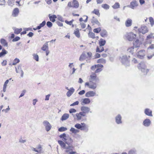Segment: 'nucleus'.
<instances>
[{
    "label": "nucleus",
    "mask_w": 154,
    "mask_h": 154,
    "mask_svg": "<svg viewBox=\"0 0 154 154\" xmlns=\"http://www.w3.org/2000/svg\"><path fill=\"white\" fill-rule=\"evenodd\" d=\"M58 143L61 146L66 149L65 154H78L75 152L72 151L73 147L69 145L67 146L65 143L62 141H58Z\"/></svg>",
    "instance_id": "1"
},
{
    "label": "nucleus",
    "mask_w": 154,
    "mask_h": 154,
    "mask_svg": "<svg viewBox=\"0 0 154 154\" xmlns=\"http://www.w3.org/2000/svg\"><path fill=\"white\" fill-rule=\"evenodd\" d=\"M59 137L68 145L72 143L73 141L71 137L68 134L64 133L60 134Z\"/></svg>",
    "instance_id": "2"
},
{
    "label": "nucleus",
    "mask_w": 154,
    "mask_h": 154,
    "mask_svg": "<svg viewBox=\"0 0 154 154\" xmlns=\"http://www.w3.org/2000/svg\"><path fill=\"white\" fill-rule=\"evenodd\" d=\"M129 56L127 57L126 55H123L120 57L119 60L123 64L126 66H128L129 65Z\"/></svg>",
    "instance_id": "3"
},
{
    "label": "nucleus",
    "mask_w": 154,
    "mask_h": 154,
    "mask_svg": "<svg viewBox=\"0 0 154 154\" xmlns=\"http://www.w3.org/2000/svg\"><path fill=\"white\" fill-rule=\"evenodd\" d=\"M137 66L138 69H140L144 74H146L149 71V70L146 69V66L144 63H140L138 64Z\"/></svg>",
    "instance_id": "4"
},
{
    "label": "nucleus",
    "mask_w": 154,
    "mask_h": 154,
    "mask_svg": "<svg viewBox=\"0 0 154 154\" xmlns=\"http://www.w3.org/2000/svg\"><path fill=\"white\" fill-rule=\"evenodd\" d=\"M75 127L77 129H80L82 130H86L88 131V128L86 124L84 123H81V124L77 123L75 125Z\"/></svg>",
    "instance_id": "5"
},
{
    "label": "nucleus",
    "mask_w": 154,
    "mask_h": 154,
    "mask_svg": "<svg viewBox=\"0 0 154 154\" xmlns=\"http://www.w3.org/2000/svg\"><path fill=\"white\" fill-rule=\"evenodd\" d=\"M85 86L89 88L94 90L97 88V85L96 83L92 82L91 81H90V82H87L85 83Z\"/></svg>",
    "instance_id": "6"
},
{
    "label": "nucleus",
    "mask_w": 154,
    "mask_h": 154,
    "mask_svg": "<svg viewBox=\"0 0 154 154\" xmlns=\"http://www.w3.org/2000/svg\"><path fill=\"white\" fill-rule=\"evenodd\" d=\"M72 116L74 120L76 121L80 120L82 119V117L85 116V115H83V113L81 112L76 113L75 114H72Z\"/></svg>",
    "instance_id": "7"
},
{
    "label": "nucleus",
    "mask_w": 154,
    "mask_h": 154,
    "mask_svg": "<svg viewBox=\"0 0 154 154\" xmlns=\"http://www.w3.org/2000/svg\"><path fill=\"white\" fill-rule=\"evenodd\" d=\"M125 37L128 40L132 41L136 38V35L132 32H130L127 34Z\"/></svg>",
    "instance_id": "8"
},
{
    "label": "nucleus",
    "mask_w": 154,
    "mask_h": 154,
    "mask_svg": "<svg viewBox=\"0 0 154 154\" xmlns=\"http://www.w3.org/2000/svg\"><path fill=\"white\" fill-rule=\"evenodd\" d=\"M145 54V51L144 50H142L136 52L135 54V56L140 59H143L144 58Z\"/></svg>",
    "instance_id": "9"
},
{
    "label": "nucleus",
    "mask_w": 154,
    "mask_h": 154,
    "mask_svg": "<svg viewBox=\"0 0 154 154\" xmlns=\"http://www.w3.org/2000/svg\"><path fill=\"white\" fill-rule=\"evenodd\" d=\"M43 124L45 126L46 131H48L51 129L52 126L49 122L48 121H44L43 122Z\"/></svg>",
    "instance_id": "10"
},
{
    "label": "nucleus",
    "mask_w": 154,
    "mask_h": 154,
    "mask_svg": "<svg viewBox=\"0 0 154 154\" xmlns=\"http://www.w3.org/2000/svg\"><path fill=\"white\" fill-rule=\"evenodd\" d=\"M81 110L82 112L83 113V115L85 116V114L88 113L90 111V109L89 108L85 106H82L81 108Z\"/></svg>",
    "instance_id": "11"
},
{
    "label": "nucleus",
    "mask_w": 154,
    "mask_h": 154,
    "mask_svg": "<svg viewBox=\"0 0 154 154\" xmlns=\"http://www.w3.org/2000/svg\"><path fill=\"white\" fill-rule=\"evenodd\" d=\"M138 31L144 34L148 31V29L146 26H142L138 29Z\"/></svg>",
    "instance_id": "12"
},
{
    "label": "nucleus",
    "mask_w": 154,
    "mask_h": 154,
    "mask_svg": "<svg viewBox=\"0 0 154 154\" xmlns=\"http://www.w3.org/2000/svg\"><path fill=\"white\" fill-rule=\"evenodd\" d=\"M96 93L93 91H89L87 92L85 94V96L86 97H93L95 96Z\"/></svg>",
    "instance_id": "13"
},
{
    "label": "nucleus",
    "mask_w": 154,
    "mask_h": 154,
    "mask_svg": "<svg viewBox=\"0 0 154 154\" xmlns=\"http://www.w3.org/2000/svg\"><path fill=\"white\" fill-rule=\"evenodd\" d=\"M134 47H132L129 48L128 49V52L134 55V56H135V54L136 53V48H134Z\"/></svg>",
    "instance_id": "14"
},
{
    "label": "nucleus",
    "mask_w": 154,
    "mask_h": 154,
    "mask_svg": "<svg viewBox=\"0 0 154 154\" xmlns=\"http://www.w3.org/2000/svg\"><path fill=\"white\" fill-rule=\"evenodd\" d=\"M90 102L91 101L89 98H85L82 100L81 104L82 105L89 104Z\"/></svg>",
    "instance_id": "15"
},
{
    "label": "nucleus",
    "mask_w": 154,
    "mask_h": 154,
    "mask_svg": "<svg viewBox=\"0 0 154 154\" xmlns=\"http://www.w3.org/2000/svg\"><path fill=\"white\" fill-rule=\"evenodd\" d=\"M75 91V89L73 88H71L66 93V94L68 97H70Z\"/></svg>",
    "instance_id": "16"
},
{
    "label": "nucleus",
    "mask_w": 154,
    "mask_h": 154,
    "mask_svg": "<svg viewBox=\"0 0 154 154\" xmlns=\"http://www.w3.org/2000/svg\"><path fill=\"white\" fill-rule=\"evenodd\" d=\"M69 114L64 113L61 116L60 120L62 121L66 120L69 118Z\"/></svg>",
    "instance_id": "17"
},
{
    "label": "nucleus",
    "mask_w": 154,
    "mask_h": 154,
    "mask_svg": "<svg viewBox=\"0 0 154 154\" xmlns=\"http://www.w3.org/2000/svg\"><path fill=\"white\" fill-rule=\"evenodd\" d=\"M116 123L118 124H120L122 123V117L120 115H117L115 118Z\"/></svg>",
    "instance_id": "18"
},
{
    "label": "nucleus",
    "mask_w": 154,
    "mask_h": 154,
    "mask_svg": "<svg viewBox=\"0 0 154 154\" xmlns=\"http://www.w3.org/2000/svg\"><path fill=\"white\" fill-rule=\"evenodd\" d=\"M142 43L138 40H136L133 43L134 47L136 48L140 46Z\"/></svg>",
    "instance_id": "19"
},
{
    "label": "nucleus",
    "mask_w": 154,
    "mask_h": 154,
    "mask_svg": "<svg viewBox=\"0 0 154 154\" xmlns=\"http://www.w3.org/2000/svg\"><path fill=\"white\" fill-rule=\"evenodd\" d=\"M143 124L145 126H149L151 124L150 120L149 119H146L143 121Z\"/></svg>",
    "instance_id": "20"
},
{
    "label": "nucleus",
    "mask_w": 154,
    "mask_h": 154,
    "mask_svg": "<svg viewBox=\"0 0 154 154\" xmlns=\"http://www.w3.org/2000/svg\"><path fill=\"white\" fill-rule=\"evenodd\" d=\"M98 80V78H97V75L95 74H92L90 75V81Z\"/></svg>",
    "instance_id": "21"
},
{
    "label": "nucleus",
    "mask_w": 154,
    "mask_h": 154,
    "mask_svg": "<svg viewBox=\"0 0 154 154\" xmlns=\"http://www.w3.org/2000/svg\"><path fill=\"white\" fill-rule=\"evenodd\" d=\"M48 42H46L43 45L41 48L42 50L45 51L48 50Z\"/></svg>",
    "instance_id": "22"
},
{
    "label": "nucleus",
    "mask_w": 154,
    "mask_h": 154,
    "mask_svg": "<svg viewBox=\"0 0 154 154\" xmlns=\"http://www.w3.org/2000/svg\"><path fill=\"white\" fill-rule=\"evenodd\" d=\"M19 10L18 8H16L13 10L12 13V16L15 17L17 16L19 13Z\"/></svg>",
    "instance_id": "23"
},
{
    "label": "nucleus",
    "mask_w": 154,
    "mask_h": 154,
    "mask_svg": "<svg viewBox=\"0 0 154 154\" xmlns=\"http://www.w3.org/2000/svg\"><path fill=\"white\" fill-rule=\"evenodd\" d=\"M145 114L149 116H152V111L149 109H146L144 111Z\"/></svg>",
    "instance_id": "24"
},
{
    "label": "nucleus",
    "mask_w": 154,
    "mask_h": 154,
    "mask_svg": "<svg viewBox=\"0 0 154 154\" xmlns=\"http://www.w3.org/2000/svg\"><path fill=\"white\" fill-rule=\"evenodd\" d=\"M137 3L136 1H133L131 2L130 7L133 9H134V8L137 7Z\"/></svg>",
    "instance_id": "25"
},
{
    "label": "nucleus",
    "mask_w": 154,
    "mask_h": 154,
    "mask_svg": "<svg viewBox=\"0 0 154 154\" xmlns=\"http://www.w3.org/2000/svg\"><path fill=\"white\" fill-rule=\"evenodd\" d=\"M72 6L73 8H78L79 7V3L76 0H73L72 1Z\"/></svg>",
    "instance_id": "26"
},
{
    "label": "nucleus",
    "mask_w": 154,
    "mask_h": 154,
    "mask_svg": "<svg viewBox=\"0 0 154 154\" xmlns=\"http://www.w3.org/2000/svg\"><path fill=\"white\" fill-rule=\"evenodd\" d=\"M132 23V20L131 19H128L125 22V26L127 27H129L131 26Z\"/></svg>",
    "instance_id": "27"
},
{
    "label": "nucleus",
    "mask_w": 154,
    "mask_h": 154,
    "mask_svg": "<svg viewBox=\"0 0 154 154\" xmlns=\"http://www.w3.org/2000/svg\"><path fill=\"white\" fill-rule=\"evenodd\" d=\"M106 43L105 40L101 38L99 41V44L100 47H102L104 46Z\"/></svg>",
    "instance_id": "28"
},
{
    "label": "nucleus",
    "mask_w": 154,
    "mask_h": 154,
    "mask_svg": "<svg viewBox=\"0 0 154 154\" xmlns=\"http://www.w3.org/2000/svg\"><path fill=\"white\" fill-rule=\"evenodd\" d=\"M9 82V80H7L4 83L3 85V91L4 92H5L6 91V88Z\"/></svg>",
    "instance_id": "29"
},
{
    "label": "nucleus",
    "mask_w": 154,
    "mask_h": 154,
    "mask_svg": "<svg viewBox=\"0 0 154 154\" xmlns=\"http://www.w3.org/2000/svg\"><path fill=\"white\" fill-rule=\"evenodd\" d=\"M49 17L50 20L52 22H54L55 21V19L57 18V16L55 15H53L51 16L49 15Z\"/></svg>",
    "instance_id": "30"
},
{
    "label": "nucleus",
    "mask_w": 154,
    "mask_h": 154,
    "mask_svg": "<svg viewBox=\"0 0 154 154\" xmlns=\"http://www.w3.org/2000/svg\"><path fill=\"white\" fill-rule=\"evenodd\" d=\"M13 29L14 31V33L16 34H18L20 33L22 30V29L21 28L20 29H18L15 28H14Z\"/></svg>",
    "instance_id": "31"
},
{
    "label": "nucleus",
    "mask_w": 154,
    "mask_h": 154,
    "mask_svg": "<svg viewBox=\"0 0 154 154\" xmlns=\"http://www.w3.org/2000/svg\"><path fill=\"white\" fill-rule=\"evenodd\" d=\"M100 35L102 37H106L107 35V32L106 30H103L101 31L100 32Z\"/></svg>",
    "instance_id": "32"
},
{
    "label": "nucleus",
    "mask_w": 154,
    "mask_h": 154,
    "mask_svg": "<svg viewBox=\"0 0 154 154\" xmlns=\"http://www.w3.org/2000/svg\"><path fill=\"white\" fill-rule=\"evenodd\" d=\"M103 67V66L101 64H98L97 65H95L91 66V69L94 70L96 68H102Z\"/></svg>",
    "instance_id": "33"
},
{
    "label": "nucleus",
    "mask_w": 154,
    "mask_h": 154,
    "mask_svg": "<svg viewBox=\"0 0 154 154\" xmlns=\"http://www.w3.org/2000/svg\"><path fill=\"white\" fill-rule=\"evenodd\" d=\"M74 33L77 37L79 38L80 37V34L79 29H76L74 30Z\"/></svg>",
    "instance_id": "34"
},
{
    "label": "nucleus",
    "mask_w": 154,
    "mask_h": 154,
    "mask_svg": "<svg viewBox=\"0 0 154 154\" xmlns=\"http://www.w3.org/2000/svg\"><path fill=\"white\" fill-rule=\"evenodd\" d=\"M16 71L17 73H21V76L23 77V72L22 69L20 66L18 68V70L16 68Z\"/></svg>",
    "instance_id": "35"
},
{
    "label": "nucleus",
    "mask_w": 154,
    "mask_h": 154,
    "mask_svg": "<svg viewBox=\"0 0 154 154\" xmlns=\"http://www.w3.org/2000/svg\"><path fill=\"white\" fill-rule=\"evenodd\" d=\"M42 146L40 145H38L36 147L37 152L41 153L42 152Z\"/></svg>",
    "instance_id": "36"
},
{
    "label": "nucleus",
    "mask_w": 154,
    "mask_h": 154,
    "mask_svg": "<svg viewBox=\"0 0 154 154\" xmlns=\"http://www.w3.org/2000/svg\"><path fill=\"white\" fill-rule=\"evenodd\" d=\"M91 23L94 24H96L98 25L99 26L100 25V23L99 22L97 19H94V18L92 19Z\"/></svg>",
    "instance_id": "37"
},
{
    "label": "nucleus",
    "mask_w": 154,
    "mask_h": 154,
    "mask_svg": "<svg viewBox=\"0 0 154 154\" xmlns=\"http://www.w3.org/2000/svg\"><path fill=\"white\" fill-rule=\"evenodd\" d=\"M88 37L90 38L94 39L95 38L94 33L90 31L88 33Z\"/></svg>",
    "instance_id": "38"
},
{
    "label": "nucleus",
    "mask_w": 154,
    "mask_h": 154,
    "mask_svg": "<svg viewBox=\"0 0 154 154\" xmlns=\"http://www.w3.org/2000/svg\"><path fill=\"white\" fill-rule=\"evenodd\" d=\"M0 42L1 44L4 46H7L8 43L4 39L2 38L0 40Z\"/></svg>",
    "instance_id": "39"
},
{
    "label": "nucleus",
    "mask_w": 154,
    "mask_h": 154,
    "mask_svg": "<svg viewBox=\"0 0 154 154\" xmlns=\"http://www.w3.org/2000/svg\"><path fill=\"white\" fill-rule=\"evenodd\" d=\"M70 132H72V133L76 134L79 132V130L75 128H74L71 127L70 130Z\"/></svg>",
    "instance_id": "40"
},
{
    "label": "nucleus",
    "mask_w": 154,
    "mask_h": 154,
    "mask_svg": "<svg viewBox=\"0 0 154 154\" xmlns=\"http://www.w3.org/2000/svg\"><path fill=\"white\" fill-rule=\"evenodd\" d=\"M104 51V49L103 47H97L96 49V51L97 52H101Z\"/></svg>",
    "instance_id": "41"
},
{
    "label": "nucleus",
    "mask_w": 154,
    "mask_h": 154,
    "mask_svg": "<svg viewBox=\"0 0 154 154\" xmlns=\"http://www.w3.org/2000/svg\"><path fill=\"white\" fill-rule=\"evenodd\" d=\"M119 4L117 2L115 3V4L113 5L112 6V7L113 8L115 9L118 8H119Z\"/></svg>",
    "instance_id": "42"
},
{
    "label": "nucleus",
    "mask_w": 154,
    "mask_h": 154,
    "mask_svg": "<svg viewBox=\"0 0 154 154\" xmlns=\"http://www.w3.org/2000/svg\"><path fill=\"white\" fill-rule=\"evenodd\" d=\"M20 60L19 59L17 58H16L13 61V63H12V65H15L17 63H18L20 62Z\"/></svg>",
    "instance_id": "43"
},
{
    "label": "nucleus",
    "mask_w": 154,
    "mask_h": 154,
    "mask_svg": "<svg viewBox=\"0 0 154 154\" xmlns=\"http://www.w3.org/2000/svg\"><path fill=\"white\" fill-rule=\"evenodd\" d=\"M67 129L66 128L61 127L58 129V131L60 132H63L66 131Z\"/></svg>",
    "instance_id": "44"
},
{
    "label": "nucleus",
    "mask_w": 154,
    "mask_h": 154,
    "mask_svg": "<svg viewBox=\"0 0 154 154\" xmlns=\"http://www.w3.org/2000/svg\"><path fill=\"white\" fill-rule=\"evenodd\" d=\"M32 56L33 57V58L36 61H38L39 60L38 56L37 54H33Z\"/></svg>",
    "instance_id": "45"
},
{
    "label": "nucleus",
    "mask_w": 154,
    "mask_h": 154,
    "mask_svg": "<svg viewBox=\"0 0 154 154\" xmlns=\"http://www.w3.org/2000/svg\"><path fill=\"white\" fill-rule=\"evenodd\" d=\"M85 59V55L84 54H82L80 56L79 60L81 61H83Z\"/></svg>",
    "instance_id": "46"
},
{
    "label": "nucleus",
    "mask_w": 154,
    "mask_h": 154,
    "mask_svg": "<svg viewBox=\"0 0 154 154\" xmlns=\"http://www.w3.org/2000/svg\"><path fill=\"white\" fill-rule=\"evenodd\" d=\"M102 7L104 9L107 10L109 8V6L107 4H103L101 5Z\"/></svg>",
    "instance_id": "47"
},
{
    "label": "nucleus",
    "mask_w": 154,
    "mask_h": 154,
    "mask_svg": "<svg viewBox=\"0 0 154 154\" xmlns=\"http://www.w3.org/2000/svg\"><path fill=\"white\" fill-rule=\"evenodd\" d=\"M152 38H154V34L153 33H150L147 36V40Z\"/></svg>",
    "instance_id": "48"
},
{
    "label": "nucleus",
    "mask_w": 154,
    "mask_h": 154,
    "mask_svg": "<svg viewBox=\"0 0 154 154\" xmlns=\"http://www.w3.org/2000/svg\"><path fill=\"white\" fill-rule=\"evenodd\" d=\"M97 63H102L103 64L105 63H106V60L103 59H100L98 60Z\"/></svg>",
    "instance_id": "49"
},
{
    "label": "nucleus",
    "mask_w": 154,
    "mask_h": 154,
    "mask_svg": "<svg viewBox=\"0 0 154 154\" xmlns=\"http://www.w3.org/2000/svg\"><path fill=\"white\" fill-rule=\"evenodd\" d=\"M101 30V29L100 27H99L98 28L94 29L93 30V31L94 32L96 33H98L100 32Z\"/></svg>",
    "instance_id": "50"
},
{
    "label": "nucleus",
    "mask_w": 154,
    "mask_h": 154,
    "mask_svg": "<svg viewBox=\"0 0 154 154\" xmlns=\"http://www.w3.org/2000/svg\"><path fill=\"white\" fill-rule=\"evenodd\" d=\"M149 19L151 26H153L154 24V21L153 18L152 17H150Z\"/></svg>",
    "instance_id": "51"
},
{
    "label": "nucleus",
    "mask_w": 154,
    "mask_h": 154,
    "mask_svg": "<svg viewBox=\"0 0 154 154\" xmlns=\"http://www.w3.org/2000/svg\"><path fill=\"white\" fill-rule=\"evenodd\" d=\"M76 112V110L73 108L70 109L69 110V112L71 114L75 113Z\"/></svg>",
    "instance_id": "52"
},
{
    "label": "nucleus",
    "mask_w": 154,
    "mask_h": 154,
    "mask_svg": "<svg viewBox=\"0 0 154 154\" xmlns=\"http://www.w3.org/2000/svg\"><path fill=\"white\" fill-rule=\"evenodd\" d=\"M7 53V52L5 50H2L1 52L0 53V57L6 54Z\"/></svg>",
    "instance_id": "53"
},
{
    "label": "nucleus",
    "mask_w": 154,
    "mask_h": 154,
    "mask_svg": "<svg viewBox=\"0 0 154 154\" xmlns=\"http://www.w3.org/2000/svg\"><path fill=\"white\" fill-rule=\"evenodd\" d=\"M14 3V0H9L8 2V4L9 5L12 6Z\"/></svg>",
    "instance_id": "54"
},
{
    "label": "nucleus",
    "mask_w": 154,
    "mask_h": 154,
    "mask_svg": "<svg viewBox=\"0 0 154 154\" xmlns=\"http://www.w3.org/2000/svg\"><path fill=\"white\" fill-rule=\"evenodd\" d=\"M93 13L97 15H100V13L99 12V11L97 9H95L92 12Z\"/></svg>",
    "instance_id": "55"
},
{
    "label": "nucleus",
    "mask_w": 154,
    "mask_h": 154,
    "mask_svg": "<svg viewBox=\"0 0 154 154\" xmlns=\"http://www.w3.org/2000/svg\"><path fill=\"white\" fill-rule=\"evenodd\" d=\"M57 19L61 21V22H63L64 20H63V19L62 17H61L60 16V15H57Z\"/></svg>",
    "instance_id": "56"
},
{
    "label": "nucleus",
    "mask_w": 154,
    "mask_h": 154,
    "mask_svg": "<svg viewBox=\"0 0 154 154\" xmlns=\"http://www.w3.org/2000/svg\"><path fill=\"white\" fill-rule=\"evenodd\" d=\"M20 39V38L18 36H17L12 40L13 42H17Z\"/></svg>",
    "instance_id": "57"
},
{
    "label": "nucleus",
    "mask_w": 154,
    "mask_h": 154,
    "mask_svg": "<svg viewBox=\"0 0 154 154\" xmlns=\"http://www.w3.org/2000/svg\"><path fill=\"white\" fill-rule=\"evenodd\" d=\"M72 70V71L70 72V74L71 75H72L74 74L75 71L76 70V69L74 67L72 68V69H71Z\"/></svg>",
    "instance_id": "58"
},
{
    "label": "nucleus",
    "mask_w": 154,
    "mask_h": 154,
    "mask_svg": "<svg viewBox=\"0 0 154 154\" xmlns=\"http://www.w3.org/2000/svg\"><path fill=\"white\" fill-rule=\"evenodd\" d=\"M68 66L70 69H72V68L74 67V65L73 63H69Z\"/></svg>",
    "instance_id": "59"
},
{
    "label": "nucleus",
    "mask_w": 154,
    "mask_h": 154,
    "mask_svg": "<svg viewBox=\"0 0 154 154\" xmlns=\"http://www.w3.org/2000/svg\"><path fill=\"white\" fill-rule=\"evenodd\" d=\"M10 110L9 106H8V107L6 109H3L2 110V112H5V113L7 112Z\"/></svg>",
    "instance_id": "60"
},
{
    "label": "nucleus",
    "mask_w": 154,
    "mask_h": 154,
    "mask_svg": "<svg viewBox=\"0 0 154 154\" xmlns=\"http://www.w3.org/2000/svg\"><path fill=\"white\" fill-rule=\"evenodd\" d=\"M73 20H71L70 21H68L67 20H65V22L67 24L71 25H72V22L73 21Z\"/></svg>",
    "instance_id": "61"
},
{
    "label": "nucleus",
    "mask_w": 154,
    "mask_h": 154,
    "mask_svg": "<svg viewBox=\"0 0 154 154\" xmlns=\"http://www.w3.org/2000/svg\"><path fill=\"white\" fill-rule=\"evenodd\" d=\"M79 104V101H76V102H74V103H72V104H70V106H73L75 105H78Z\"/></svg>",
    "instance_id": "62"
},
{
    "label": "nucleus",
    "mask_w": 154,
    "mask_h": 154,
    "mask_svg": "<svg viewBox=\"0 0 154 154\" xmlns=\"http://www.w3.org/2000/svg\"><path fill=\"white\" fill-rule=\"evenodd\" d=\"M47 25L49 27H51L52 26V23L50 22H48L47 23Z\"/></svg>",
    "instance_id": "63"
},
{
    "label": "nucleus",
    "mask_w": 154,
    "mask_h": 154,
    "mask_svg": "<svg viewBox=\"0 0 154 154\" xmlns=\"http://www.w3.org/2000/svg\"><path fill=\"white\" fill-rule=\"evenodd\" d=\"M26 140L23 139L22 138H20L19 140V142L21 143H24L26 142Z\"/></svg>",
    "instance_id": "64"
}]
</instances>
